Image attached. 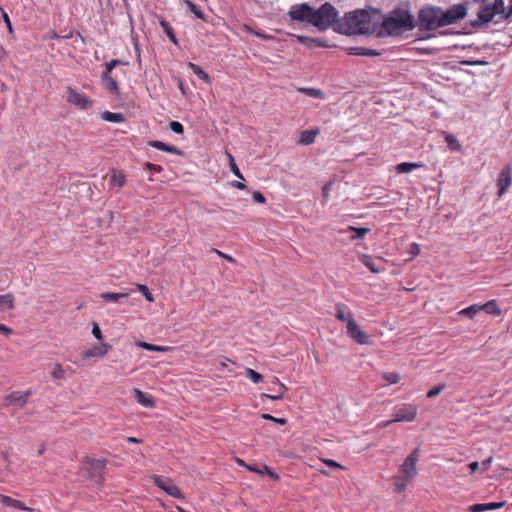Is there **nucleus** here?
Wrapping results in <instances>:
<instances>
[{
  "label": "nucleus",
  "instance_id": "c756f323",
  "mask_svg": "<svg viewBox=\"0 0 512 512\" xmlns=\"http://www.w3.org/2000/svg\"><path fill=\"white\" fill-rule=\"evenodd\" d=\"M15 298L13 294L7 293L4 295H0V306L7 309H14Z\"/></svg>",
  "mask_w": 512,
  "mask_h": 512
},
{
  "label": "nucleus",
  "instance_id": "c9c22d12",
  "mask_svg": "<svg viewBox=\"0 0 512 512\" xmlns=\"http://www.w3.org/2000/svg\"><path fill=\"white\" fill-rule=\"evenodd\" d=\"M160 25L161 27L163 28L164 32L166 33L167 37L174 43V44H177V38L175 36V33L173 31V28L171 27V25L165 21V20H162L160 22Z\"/></svg>",
  "mask_w": 512,
  "mask_h": 512
},
{
  "label": "nucleus",
  "instance_id": "ea45409f",
  "mask_svg": "<svg viewBox=\"0 0 512 512\" xmlns=\"http://www.w3.org/2000/svg\"><path fill=\"white\" fill-rule=\"evenodd\" d=\"M124 64L121 60L113 59L110 62L106 63L105 70L102 74L101 78H108L110 76L111 71L118 65Z\"/></svg>",
  "mask_w": 512,
  "mask_h": 512
},
{
  "label": "nucleus",
  "instance_id": "a19ab883",
  "mask_svg": "<svg viewBox=\"0 0 512 512\" xmlns=\"http://www.w3.org/2000/svg\"><path fill=\"white\" fill-rule=\"evenodd\" d=\"M299 91L314 98L322 99L324 97V93L316 88H300Z\"/></svg>",
  "mask_w": 512,
  "mask_h": 512
},
{
  "label": "nucleus",
  "instance_id": "4d7b16f0",
  "mask_svg": "<svg viewBox=\"0 0 512 512\" xmlns=\"http://www.w3.org/2000/svg\"><path fill=\"white\" fill-rule=\"evenodd\" d=\"M334 179L328 181L323 187H322V195L327 200L330 196V191L333 187Z\"/></svg>",
  "mask_w": 512,
  "mask_h": 512
},
{
  "label": "nucleus",
  "instance_id": "dca6fc26",
  "mask_svg": "<svg viewBox=\"0 0 512 512\" xmlns=\"http://www.w3.org/2000/svg\"><path fill=\"white\" fill-rule=\"evenodd\" d=\"M506 504L505 501L502 502H490V503H479L474 504L469 507L470 512H483V511H490V510H496L504 507Z\"/></svg>",
  "mask_w": 512,
  "mask_h": 512
},
{
  "label": "nucleus",
  "instance_id": "6e6552de",
  "mask_svg": "<svg viewBox=\"0 0 512 512\" xmlns=\"http://www.w3.org/2000/svg\"><path fill=\"white\" fill-rule=\"evenodd\" d=\"M66 100L82 110H87L93 105L92 101L85 94H81L71 87H67Z\"/></svg>",
  "mask_w": 512,
  "mask_h": 512
},
{
  "label": "nucleus",
  "instance_id": "a211bd4d",
  "mask_svg": "<svg viewBox=\"0 0 512 512\" xmlns=\"http://www.w3.org/2000/svg\"><path fill=\"white\" fill-rule=\"evenodd\" d=\"M132 393L135 400L142 406L147 408H151L154 406V398L151 395L146 394L137 388H134L132 390Z\"/></svg>",
  "mask_w": 512,
  "mask_h": 512
},
{
  "label": "nucleus",
  "instance_id": "8fccbe9b",
  "mask_svg": "<svg viewBox=\"0 0 512 512\" xmlns=\"http://www.w3.org/2000/svg\"><path fill=\"white\" fill-rule=\"evenodd\" d=\"M445 386L446 385L444 383H442V384H439V385L433 387L432 389H430L427 392L426 396L428 398H434L435 396H437L438 394H440L444 390Z\"/></svg>",
  "mask_w": 512,
  "mask_h": 512
},
{
  "label": "nucleus",
  "instance_id": "f3484780",
  "mask_svg": "<svg viewBox=\"0 0 512 512\" xmlns=\"http://www.w3.org/2000/svg\"><path fill=\"white\" fill-rule=\"evenodd\" d=\"M148 145L155 149L161 150V151H165V152L172 153V154L179 155V156L183 155L182 150H180L176 146L168 145L162 141L151 140L148 142Z\"/></svg>",
  "mask_w": 512,
  "mask_h": 512
},
{
  "label": "nucleus",
  "instance_id": "bf43d9fd",
  "mask_svg": "<svg viewBox=\"0 0 512 512\" xmlns=\"http://www.w3.org/2000/svg\"><path fill=\"white\" fill-rule=\"evenodd\" d=\"M242 29H243L244 31H246V32H248V33H251V34H254V35H256V36H258V37H260V38H263V39H267V38H269V36H267V35H265V34H262V33H260V32H256V31H254V30H253L249 25L244 24V25H243V27H242Z\"/></svg>",
  "mask_w": 512,
  "mask_h": 512
},
{
  "label": "nucleus",
  "instance_id": "6e6d98bb",
  "mask_svg": "<svg viewBox=\"0 0 512 512\" xmlns=\"http://www.w3.org/2000/svg\"><path fill=\"white\" fill-rule=\"evenodd\" d=\"M297 40H298L299 43L305 45L306 47L313 48L314 38H310L308 36L299 35V36H297Z\"/></svg>",
  "mask_w": 512,
  "mask_h": 512
},
{
  "label": "nucleus",
  "instance_id": "7ed1b4c3",
  "mask_svg": "<svg viewBox=\"0 0 512 512\" xmlns=\"http://www.w3.org/2000/svg\"><path fill=\"white\" fill-rule=\"evenodd\" d=\"M338 19L336 8L331 3L326 2L316 10L312 8L310 24L320 31H325L331 26L334 28L337 25Z\"/></svg>",
  "mask_w": 512,
  "mask_h": 512
},
{
  "label": "nucleus",
  "instance_id": "4468645a",
  "mask_svg": "<svg viewBox=\"0 0 512 512\" xmlns=\"http://www.w3.org/2000/svg\"><path fill=\"white\" fill-rule=\"evenodd\" d=\"M111 348H112V346L107 343H102L100 345H94L92 348L82 351L81 357L83 359L101 358V357L105 356Z\"/></svg>",
  "mask_w": 512,
  "mask_h": 512
},
{
  "label": "nucleus",
  "instance_id": "a18cd8bd",
  "mask_svg": "<svg viewBox=\"0 0 512 512\" xmlns=\"http://www.w3.org/2000/svg\"><path fill=\"white\" fill-rule=\"evenodd\" d=\"M246 376L251 379L254 383H259L262 381L263 379V376L262 374L256 372L255 370L251 369V368H247L246 371Z\"/></svg>",
  "mask_w": 512,
  "mask_h": 512
},
{
  "label": "nucleus",
  "instance_id": "680f3d73",
  "mask_svg": "<svg viewBox=\"0 0 512 512\" xmlns=\"http://www.w3.org/2000/svg\"><path fill=\"white\" fill-rule=\"evenodd\" d=\"M461 64L468 66H476V65H486L487 62L484 60H465L462 61Z\"/></svg>",
  "mask_w": 512,
  "mask_h": 512
},
{
  "label": "nucleus",
  "instance_id": "412c9836",
  "mask_svg": "<svg viewBox=\"0 0 512 512\" xmlns=\"http://www.w3.org/2000/svg\"><path fill=\"white\" fill-rule=\"evenodd\" d=\"M336 314L335 317L341 321L349 323V319H354L352 313L347 309L344 304L337 303L335 305Z\"/></svg>",
  "mask_w": 512,
  "mask_h": 512
},
{
  "label": "nucleus",
  "instance_id": "de8ad7c7",
  "mask_svg": "<svg viewBox=\"0 0 512 512\" xmlns=\"http://www.w3.org/2000/svg\"><path fill=\"white\" fill-rule=\"evenodd\" d=\"M137 289L144 295V297L147 301H149V302L154 301V298L146 285L138 284Z\"/></svg>",
  "mask_w": 512,
  "mask_h": 512
},
{
  "label": "nucleus",
  "instance_id": "f704fd0d",
  "mask_svg": "<svg viewBox=\"0 0 512 512\" xmlns=\"http://www.w3.org/2000/svg\"><path fill=\"white\" fill-rule=\"evenodd\" d=\"M188 66L192 72L196 74L200 79L206 82L209 81V75L199 65L189 62Z\"/></svg>",
  "mask_w": 512,
  "mask_h": 512
},
{
  "label": "nucleus",
  "instance_id": "39448f33",
  "mask_svg": "<svg viewBox=\"0 0 512 512\" xmlns=\"http://www.w3.org/2000/svg\"><path fill=\"white\" fill-rule=\"evenodd\" d=\"M468 14V4L466 2L458 3L444 10L441 8L440 23L443 27L453 25L463 20Z\"/></svg>",
  "mask_w": 512,
  "mask_h": 512
},
{
  "label": "nucleus",
  "instance_id": "b1692460",
  "mask_svg": "<svg viewBox=\"0 0 512 512\" xmlns=\"http://www.w3.org/2000/svg\"><path fill=\"white\" fill-rule=\"evenodd\" d=\"M346 50L349 55H360L369 57L380 55L378 51L364 47H349Z\"/></svg>",
  "mask_w": 512,
  "mask_h": 512
},
{
  "label": "nucleus",
  "instance_id": "6ab92c4d",
  "mask_svg": "<svg viewBox=\"0 0 512 512\" xmlns=\"http://www.w3.org/2000/svg\"><path fill=\"white\" fill-rule=\"evenodd\" d=\"M239 463L241 465L246 466L250 471L256 472V473H258L260 475L267 474L273 480H277L279 478V476L273 470H271L268 466H266V465H262V467L259 468V467L254 466V465H247V464L244 463L243 460H239Z\"/></svg>",
  "mask_w": 512,
  "mask_h": 512
},
{
  "label": "nucleus",
  "instance_id": "79ce46f5",
  "mask_svg": "<svg viewBox=\"0 0 512 512\" xmlns=\"http://www.w3.org/2000/svg\"><path fill=\"white\" fill-rule=\"evenodd\" d=\"M445 141L447 142L450 149L459 151L461 149V145L459 141L451 134H447L445 136Z\"/></svg>",
  "mask_w": 512,
  "mask_h": 512
},
{
  "label": "nucleus",
  "instance_id": "72a5a7b5",
  "mask_svg": "<svg viewBox=\"0 0 512 512\" xmlns=\"http://www.w3.org/2000/svg\"><path fill=\"white\" fill-rule=\"evenodd\" d=\"M361 262L372 272V273H379L380 270L376 267L375 262L373 258L370 255H362L361 256Z\"/></svg>",
  "mask_w": 512,
  "mask_h": 512
},
{
  "label": "nucleus",
  "instance_id": "a878e982",
  "mask_svg": "<svg viewBox=\"0 0 512 512\" xmlns=\"http://www.w3.org/2000/svg\"><path fill=\"white\" fill-rule=\"evenodd\" d=\"M274 383L279 386V390H277V393L276 394H272V395L264 393V394H262V397H266V398H269V399H272V400H281V399H283L284 392L287 390V387L283 383H281L278 378L274 379Z\"/></svg>",
  "mask_w": 512,
  "mask_h": 512
},
{
  "label": "nucleus",
  "instance_id": "f257e3e1",
  "mask_svg": "<svg viewBox=\"0 0 512 512\" xmlns=\"http://www.w3.org/2000/svg\"><path fill=\"white\" fill-rule=\"evenodd\" d=\"M334 30L344 35L371 34L374 32L371 27V14L362 9L347 12L343 18L338 19Z\"/></svg>",
  "mask_w": 512,
  "mask_h": 512
},
{
  "label": "nucleus",
  "instance_id": "9d476101",
  "mask_svg": "<svg viewBox=\"0 0 512 512\" xmlns=\"http://www.w3.org/2000/svg\"><path fill=\"white\" fill-rule=\"evenodd\" d=\"M512 182V168L510 165L506 166L502 169L500 172L498 179H497V187H498V196H503L508 187L511 185Z\"/></svg>",
  "mask_w": 512,
  "mask_h": 512
},
{
  "label": "nucleus",
  "instance_id": "cd10ccee",
  "mask_svg": "<svg viewBox=\"0 0 512 512\" xmlns=\"http://www.w3.org/2000/svg\"><path fill=\"white\" fill-rule=\"evenodd\" d=\"M348 231L353 232L354 234L350 237L351 240H359L365 237V235L370 231L369 228L364 227H354V226H348Z\"/></svg>",
  "mask_w": 512,
  "mask_h": 512
},
{
  "label": "nucleus",
  "instance_id": "5fc2aeb1",
  "mask_svg": "<svg viewBox=\"0 0 512 512\" xmlns=\"http://www.w3.org/2000/svg\"><path fill=\"white\" fill-rule=\"evenodd\" d=\"M169 127H170L171 131H173L176 134H183V132H184L183 125L178 121H171L169 124Z\"/></svg>",
  "mask_w": 512,
  "mask_h": 512
},
{
  "label": "nucleus",
  "instance_id": "1a4fd4ad",
  "mask_svg": "<svg viewBox=\"0 0 512 512\" xmlns=\"http://www.w3.org/2000/svg\"><path fill=\"white\" fill-rule=\"evenodd\" d=\"M312 7L306 3L297 4L290 8L288 15L292 20L311 23Z\"/></svg>",
  "mask_w": 512,
  "mask_h": 512
},
{
  "label": "nucleus",
  "instance_id": "2eb2a0df",
  "mask_svg": "<svg viewBox=\"0 0 512 512\" xmlns=\"http://www.w3.org/2000/svg\"><path fill=\"white\" fill-rule=\"evenodd\" d=\"M83 463L90 465L91 468L94 470V476L98 477L99 479H102V471L106 465L105 459H95L91 457H85L83 459Z\"/></svg>",
  "mask_w": 512,
  "mask_h": 512
},
{
  "label": "nucleus",
  "instance_id": "49530a36",
  "mask_svg": "<svg viewBox=\"0 0 512 512\" xmlns=\"http://www.w3.org/2000/svg\"><path fill=\"white\" fill-rule=\"evenodd\" d=\"M54 379H64L65 370L62 368L60 364H56L51 373Z\"/></svg>",
  "mask_w": 512,
  "mask_h": 512
},
{
  "label": "nucleus",
  "instance_id": "423d86ee",
  "mask_svg": "<svg viewBox=\"0 0 512 512\" xmlns=\"http://www.w3.org/2000/svg\"><path fill=\"white\" fill-rule=\"evenodd\" d=\"M420 457V449L415 448L404 460L399 468V472L406 478L412 479L416 475V464Z\"/></svg>",
  "mask_w": 512,
  "mask_h": 512
},
{
  "label": "nucleus",
  "instance_id": "09e8293b",
  "mask_svg": "<svg viewBox=\"0 0 512 512\" xmlns=\"http://www.w3.org/2000/svg\"><path fill=\"white\" fill-rule=\"evenodd\" d=\"M0 10H1V13H2V15H1L2 19H3V21H4V23H5L6 27H7V30L9 32V34L11 36H13L14 30H13L12 23L10 21L9 16L1 7H0Z\"/></svg>",
  "mask_w": 512,
  "mask_h": 512
},
{
  "label": "nucleus",
  "instance_id": "e433bc0d",
  "mask_svg": "<svg viewBox=\"0 0 512 512\" xmlns=\"http://www.w3.org/2000/svg\"><path fill=\"white\" fill-rule=\"evenodd\" d=\"M410 478H406L404 476H396L395 477V491L402 492L406 489L408 482L410 481Z\"/></svg>",
  "mask_w": 512,
  "mask_h": 512
},
{
  "label": "nucleus",
  "instance_id": "2f4dec72",
  "mask_svg": "<svg viewBox=\"0 0 512 512\" xmlns=\"http://www.w3.org/2000/svg\"><path fill=\"white\" fill-rule=\"evenodd\" d=\"M110 184L112 186L122 187L125 184V176L119 171H113L110 176Z\"/></svg>",
  "mask_w": 512,
  "mask_h": 512
},
{
  "label": "nucleus",
  "instance_id": "ddd939ff",
  "mask_svg": "<svg viewBox=\"0 0 512 512\" xmlns=\"http://www.w3.org/2000/svg\"><path fill=\"white\" fill-rule=\"evenodd\" d=\"M154 484L172 497L179 499L183 498V495L179 487L172 483L170 480H164L160 477H156L154 479Z\"/></svg>",
  "mask_w": 512,
  "mask_h": 512
},
{
  "label": "nucleus",
  "instance_id": "393cba45",
  "mask_svg": "<svg viewBox=\"0 0 512 512\" xmlns=\"http://www.w3.org/2000/svg\"><path fill=\"white\" fill-rule=\"evenodd\" d=\"M30 395V392H20L15 391L11 393L9 396H7L6 400L11 403H26L28 397Z\"/></svg>",
  "mask_w": 512,
  "mask_h": 512
},
{
  "label": "nucleus",
  "instance_id": "864d4df0",
  "mask_svg": "<svg viewBox=\"0 0 512 512\" xmlns=\"http://www.w3.org/2000/svg\"><path fill=\"white\" fill-rule=\"evenodd\" d=\"M139 346L148 351H165L164 347L156 346L147 342H140Z\"/></svg>",
  "mask_w": 512,
  "mask_h": 512
},
{
  "label": "nucleus",
  "instance_id": "774afa93",
  "mask_svg": "<svg viewBox=\"0 0 512 512\" xmlns=\"http://www.w3.org/2000/svg\"><path fill=\"white\" fill-rule=\"evenodd\" d=\"M508 1H509V7H508V10L505 11V13L503 15L504 19H508L512 15V0H508Z\"/></svg>",
  "mask_w": 512,
  "mask_h": 512
},
{
  "label": "nucleus",
  "instance_id": "c03bdc74",
  "mask_svg": "<svg viewBox=\"0 0 512 512\" xmlns=\"http://www.w3.org/2000/svg\"><path fill=\"white\" fill-rule=\"evenodd\" d=\"M228 157H229V166H230V170L231 172L239 179H243V175L241 174L237 164L235 163V160L233 158V156L228 153Z\"/></svg>",
  "mask_w": 512,
  "mask_h": 512
},
{
  "label": "nucleus",
  "instance_id": "338daca9",
  "mask_svg": "<svg viewBox=\"0 0 512 512\" xmlns=\"http://www.w3.org/2000/svg\"><path fill=\"white\" fill-rule=\"evenodd\" d=\"M324 463L332 468H343L338 462H336L334 460L328 459V460H325Z\"/></svg>",
  "mask_w": 512,
  "mask_h": 512
},
{
  "label": "nucleus",
  "instance_id": "0eeeda50",
  "mask_svg": "<svg viewBox=\"0 0 512 512\" xmlns=\"http://www.w3.org/2000/svg\"><path fill=\"white\" fill-rule=\"evenodd\" d=\"M346 329L348 336L351 337L356 343L361 345L372 344L371 337L361 330L354 319H349V323H347Z\"/></svg>",
  "mask_w": 512,
  "mask_h": 512
},
{
  "label": "nucleus",
  "instance_id": "37998d69",
  "mask_svg": "<svg viewBox=\"0 0 512 512\" xmlns=\"http://www.w3.org/2000/svg\"><path fill=\"white\" fill-rule=\"evenodd\" d=\"M491 9H493L494 16L496 14H501L502 16L505 13V6L503 0H495L492 5H490Z\"/></svg>",
  "mask_w": 512,
  "mask_h": 512
},
{
  "label": "nucleus",
  "instance_id": "0e129e2a",
  "mask_svg": "<svg viewBox=\"0 0 512 512\" xmlns=\"http://www.w3.org/2000/svg\"><path fill=\"white\" fill-rule=\"evenodd\" d=\"M314 46H318V47H330V45L327 43L326 40L324 39H321V38H314V41H313V47Z\"/></svg>",
  "mask_w": 512,
  "mask_h": 512
},
{
  "label": "nucleus",
  "instance_id": "20e7f679",
  "mask_svg": "<svg viewBox=\"0 0 512 512\" xmlns=\"http://www.w3.org/2000/svg\"><path fill=\"white\" fill-rule=\"evenodd\" d=\"M440 18L441 7L426 5L418 11L415 27L417 26L420 31H433L442 28Z\"/></svg>",
  "mask_w": 512,
  "mask_h": 512
},
{
  "label": "nucleus",
  "instance_id": "7c9ffc66",
  "mask_svg": "<svg viewBox=\"0 0 512 512\" xmlns=\"http://www.w3.org/2000/svg\"><path fill=\"white\" fill-rule=\"evenodd\" d=\"M102 81L105 82V88L111 94H119L118 83L114 78H112L111 76H108V78H102Z\"/></svg>",
  "mask_w": 512,
  "mask_h": 512
},
{
  "label": "nucleus",
  "instance_id": "4be33fe9",
  "mask_svg": "<svg viewBox=\"0 0 512 512\" xmlns=\"http://www.w3.org/2000/svg\"><path fill=\"white\" fill-rule=\"evenodd\" d=\"M319 133L318 129L304 130L300 133L298 144L309 145L314 142L316 135Z\"/></svg>",
  "mask_w": 512,
  "mask_h": 512
},
{
  "label": "nucleus",
  "instance_id": "58836bf2",
  "mask_svg": "<svg viewBox=\"0 0 512 512\" xmlns=\"http://www.w3.org/2000/svg\"><path fill=\"white\" fill-rule=\"evenodd\" d=\"M480 308H481V311L484 310L485 312H487L489 314L499 315L501 313V310L497 307V305L495 304V302L493 300L485 303L484 305H480Z\"/></svg>",
  "mask_w": 512,
  "mask_h": 512
},
{
  "label": "nucleus",
  "instance_id": "f8f14e48",
  "mask_svg": "<svg viewBox=\"0 0 512 512\" xmlns=\"http://www.w3.org/2000/svg\"><path fill=\"white\" fill-rule=\"evenodd\" d=\"M417 415V408L414 405H403L398 408L394 413L393 421L397 422H411Z\"/></svg>",
  "mask_w": 512,
  "mask_h": 512
},
{
  "label": "nucleus",
  "instance_id": "f03ea898",
  "mask_svg": "<svg viewBox=\"0 0 512 512\" xmlns=\"http://www.w3.org/2000/svg\"><path fill=\"white\" fill-rule=\"evenodd\" d=\"M382 28L389 36L399 35L401 32L415 28V19L404 9H394L382 22Z\"/></svg>",
  "mask_w": 512,
  "mask_h": 512
},
{
  "label": "nucleus",
  "instance_id": "69168bd1",
  "mask_svg": "<svg viewBox=\"0 0 512 512\" xmlns=\"http://www.w3.org/2000/svg\"><path fill=\"white\" fill-rule=\"evenodd\" d=\"M410 254L412 257L417 256L420 253V246L417 243H412L410 245Z\"/></svg>",
  "mask_w": 512,
  "mask_h": 512
},
{
  "label": "nucleus",
  "instance_id": "aec40b11",
  "mask_svg": "<svg viewBox=\"0 0 512 512\" xmlns=\"http://www.w3.org/2000/svg\"><path fill=\"white\" fill-rule=\"evenodd\" d=\"M0 503L4 506L12 507L14 509L30 510V508L26 507L22 501L13 499L6 495H0Z\"/></svg>",
  "mask_w": 512,
  "mask_h": 512
},
{
  "label": "nucleus",
  "instance_id": "473e14b6",
  "mask_svg": "<svg viewBox=\"0 0 512 512\" xmlns=\"http://www.w3.org/2000/svg\"><path fill=\"white\" fill-rule=\"evenodd\" d=\"M186 7L189 9L191 13L195 15L196 18L205 20L203 12L199 9V7L191 0L183 1Z\"/></svg>",
  "mask_w": 512,
  "mask_h": 512
},
{
  "label": "nucleus",
  "instance_id": "9b49d317",
  "mask_svg": "<svg viewBox=\"0 0 512 512\" xmlns=\"http://www.w3.org/2000/svg\"><path fill=\"white\" fill-rule=\"evenodd\" d=\"M493 17V9H491L490 5L486 4L480 7L477 13V19L470 20L469 24L474 28H478L492 21Z\"/></svg>",
  "mask_w": 512,
  "mask_h": 512
},
{
  "label": "nucleus",
  "instance_id": "052dcab7",
  "mask_svg": "<svg viewBox=\"0 0 512 512\" xmlns=\"http://www.w3.org/2000/svg\"><path fill=\"white\" fill-rule=\"evenodd\" d=\"M92 334L93 336L97 339V340H102L103 338V335H102V332H101V329L99 327V325L97 323H94L93 324V327H92Z\"/></svg>",
  "mask_w": 512,
  "mask_h": 512
},
{
  "label": "nucleus",
  "instance_id": "3c124183",
  "mask_svg": "<svg viewBox=\"0 0 512 512\" xmlns=\"http://www.w3.org/2000/svg\"><path fill=\"white\" fill-rule=\"evenodd\" d=\"M383 378L386 380V382H387L388 384H396V383H398V382H399V380H400V376H399V374H397V373H393V372H391V373H385V374L383 375Z\"/></svg>",
  "mask_w": 512,
  "mask_h": 512
},
{
  "label": "nucleus",
  "instance_id": "c85d7f7f",
  "mask_svg": "<svg viewBox=\"0 0 512 512\" xmlns=\"http://www.w3.org/2000/svg\"><path fill=\"white\" fill-rule=\"evenodd\" d=\"M129 293H113V292H104L100 295V297L108 302H119L122 298H126Z\"/></svg>",
  "mask_w": 512,
  "mask_h": 512
},
{
  "label": "nucleus",
  "instance_id": "e2e57ef3",
  "mask_svg": "<svg viewBox=\"0 0 512 512\" xmlns=\"http://www.w3.org/2000/svg\"><path fill=\"white\" fill-rule=\"evenodd\" d=\"M252 197L255 202L260 203V204H263L266 201L264 195L259 191L253 192Z\"/></svg>",
  "mask_w": 512,
  "mask_h": 512
},
{
  "label": "nucleus",
  "instance_id": "13d9d810",
  "mask_svg": "<svg viewBox=\"0 0 512 512\" xmlns=\"http://www.w3.org/2000/svg\"><path fill=\"white\" fill-rule=\"evenodd\" d=\"M144 167L146 170L152 171L154 173H160L162 171V167L160 165H156L150 162H146Z\"/></svg>",
  "mask_w": 512,
  "mask_h": 512
},
{
  "label": "nucleus",
  "instance_id": "5701e85b",
  "mask_svg": "<svg viewBox=\"0 0 512 512\" xmlns=\"http://www.w3.org/2000/svg\"><path fill=\"white\" fill-rule=\"evenodd\" d=\"M423 167L422 163L418 162H402L396 165L395 170L399 174L410 173L415 169Z\"/></svg>",
  "mask_w": 512,
  "mask_h": 512
},
{
  "label": "nucleus",
  "instance_id": "4c0bfd02",
  "mask_svg": "<svg viewBox=\"0 0 512 512\" xmlns=\"http://www.w3.org/2000/svg\"><path fill=\"white\" fill-rule=\"evenodd\" d=\"M480 311H481L480 305L473 304V305H470L469 307L461 310L459 312V314H461L463 316H467L469 318H473Z\"/></svg>",
  "mask_w": 512,
  "mask_h": 512
},
{
  "label": "nucleus",
  "instance_id": "bb28decb",
  "mask_svg": "<svg viewBox=\"0 0 512 512\" xmlns=\"http://www.w3.org/2000/svg\"><path fill=\"white\" fill-rule=\"evenodd\" d=\"M101 118L105 121H108V122H115V123H120V122H123L125 120V117L123 114L121 113H114V112H110V111H105L101 114Z\"/></svg>",
  "mask_w": 512,
  "mask_h": 512
},
{
  "label": "nucleus",
  "instance_id": "603ef678",
  "mask_svg": "<svg viewBox=\"0 0 512 512\" xmlns=\"http://www.w3.org/2000/svg\"><path fill=\"white\" fill-rule=\"evenodd\" d=\"M261 418L264 419V420H269V421H273L275 423H278L280 425H285L287 420L285 418H276L270 414H267V413H263L261 415Z\"/></svg>",
  "mask_w": 512,
  "mask_h": 512
}]
</instances>
